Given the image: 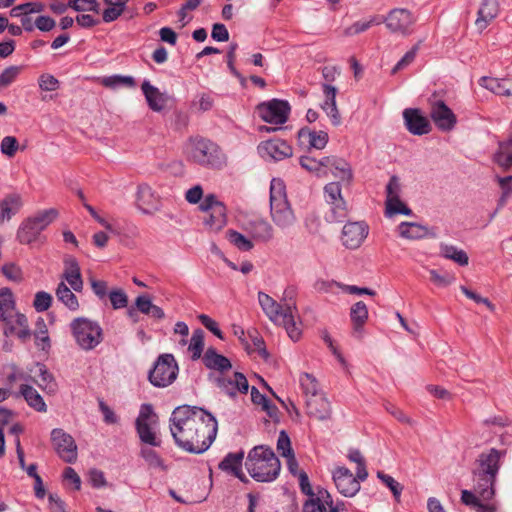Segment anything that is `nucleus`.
I'll return each instance as SVG.
<instances>
[{
  "instance_id": "bb28decb",
  "label": "nucleus",
  "mask_w": 512,
  "mask_h": 512,
  "mask_svg": "<svg viewBox=\"0 0 512 512\" xmlns=\"http://www.w3.org/2000/svg\"><path fill=\"white\" fill-rule=\"evenodd\" d=\"M202 361L206 368L213 370L212 373H226L232 368L231 361L222 354H219L214 347L205 351Z\"/></svg>"
},
{
  "instance_id": "1a4fd4ad",
  "label": "nucleus",
  "mask_w": 512,
  "mask_h": 512,
  "mask_svg": "<svg viewBox=\"0 0 512 512\" xmlns=\"http://www.w3.org/2000/svg\"><path fill=\"white\" fill-rule=\"evenodd\" d=\"M178 370L174 356L172 354H162L157 358L148 378L153 386L164 388L176 380Z\"/></svg>"
},
{
  "instance_id": "e433bc0d",
  "label": "nucleus",
  "mask_w": 512,
  "mask_h": 512,
  "mask_svg": "<svg viewBox=\"0 0 512 512\" xmlns=\"http://www.w3.org/2000/svg\"><path fill=\"white\" fill-rule=\"evenodd\" d=\"M56 297L69 310L76 311L79 309V302L76 295L63 281L60 282L56 288Z\"/></svg>"
},
{
  "instance_id": "13d9d810",
  "label": "nucleus",
  "mask_w": 512,
  "mask_h": 512,
  "mask_svg": "<svg viewBox=\"0 0 512 512\" xmlns=\"http://www.w3.org/2000/svg\"><path fill=\"white\" fill-rule=\"evenodd\" d=\"M15 322L19 326V330L15 329L14 334L22 341H26L31 334L26 316L21 313L17 314ZM11 335H13V333Z\"/></svg>"
},
{
  "instance_id": "603ef678",
  "label": "nucleus",
  "mask_w": 512,
  "mask_h": 512,
  "mask_svg": "<svg viewBox=\"0 0 512 512\" xmlns=\"http://www.w3.org/2000/svg\"><path fill=\"white\" fill-rule=\"evenodd\" d=\"M108 297L113 309L115 310L125 308L128 304V296L121 288L110 290Z\"/></svg>"
},
{
  "instance_id": "052dcab7",
  "label": "nucleus",
  "mask_w": 512,
  "mask_h": 512,
  "mask_svg": "<svg viewBox=\"0 0 512 512\" xmlns=\"http://www.w3.org/2000/svg\"><path fill=\"white\" fill-rule=\"evenodd\" d=\"M198 319L201 322V324L210 332H212L217 338L221 340L224 339L223 333L220 330L218 323L215 320H213L210 316L206 314H199Z\"/></svg>"
},
{
  "instance_id": "f8f14e48",
  "label": "nucleus",
  "mask_w": 512,
  "mask_h": 512,
  "mask_svg": "<svg viewBox=\"0 0 512 512\" xmlns=\"http://www.w3.org/2000/svg\"><path fill=\"white\" fill-rule=\"evenodd\" d=\"M238 222L240 227L256 242L267 243L274 238L272 225L259 215L241 214L238 217Z\"/></svg>"
},
{
  "instance_id": "09e8293b",
  "label": "nucleus",
  "mask_w": 512,
  "mask_h": 512,
  "mask_svg": "<svg viewBox=\"0 0 512 512\" xmlns=\"http://www.w3.org/2000/svg\"><path fill=\"white\" fill-rule=\"evenodd\" d=\"M22 70L21 66H9L6 67L2 73L0 74V92L9 87L12 83L16 81L20 72Z\"/></svg>"
},
{
  "instance_id": "c756f323",
  "label": "nucleus",
  "mask_w": 512,
  "mask_h": 512,
  "mask_svg": "<svg viewBox=\"0 0 512 512\" xmlns=\"http://www.w3.org/2000/svg\"><path fill=\"white\" fill-rule=\"evenodd\" d=\"M499 5L497 0H483L475 24L479 30H484L497 16Z\"/></svg>"
},
{
  "instance_id": "aec40b11",
  "label": "nucleus",
  "mask_w": 512,
  "mask_h": 512,
  "mask_svg": "<svg viewBox=\"0 0 512 512\" xmlns=\"http://www.w3.org/2000/svg\"><path fill=\"white\" fill-rule=\"evenodd\" d=\"M333 481L340 494L345 497H353L360 490V483L352 472L343 466L333 471Z\"/></svg>"
},
{
  "instance_id": "4be33fe9",
  "label": "nucleus",
  "mask_w": 512,
  "mask_h": 512,
  "mask_svg": "<svg viewBox=\"0 0 512 512\" xmlns=\"http://www.w3.org/2000/svg\"><path fill=\"white\" fill-rule=\"evenodd\" d=\"M135 205L145 215H152L160 210L161 201L150 186L141 184L136 193Z\"/></svg>"
},
{
  "instance_id": "4d7b16f0",
  "label": "nucleus",
  "mask_w": 512,
  "mask_h": 512,
  "mask_svg": "<svg viewBox=\"0 0 512 512\" xmlns=\"http://www.w3.org/2000/svg\"><path fill=\"white\" fill-rule=\"evenodd\" d=\"M52 296L45 292L39 291L35 294L33 307L37 312H44L51 307Z\"/></svg>"
},
{
  "instance_id": "39448f33",
  "label": "nucleus",
  "mask_w": 512,
  "mask_h": 512,
  "mask_svg": "<svg viewBox=\"0 0 512 512\" xmlns=\"http://www.w3.org/2000/svg\"><path fill=\"white\" fill-rule=\"evenodd\" d=\"M270 214L274 224L282 230L290 228L296 220L287 200L285 184L279 178H273L270 184Z\"/></svg>"
},
{
  "instance_id": "338daca9",
  "label": "nucleus",
  "mask_w": 512,
  "mask_h": 512,
  "mask_svg": "<svg viewBox=\"0 0 512 512\" xmlns=\"http://www.w3.org/2000/svg\"><path fill=\"white\" fill-rule=\"evenodd\" d=\"M98 405L101 413L103 414V420L107 424L118 423V417L114 411L104 402L103 399H98Z\"/></svg>"
},
{
  "instance_id": "8fccbe9b",
  "label": "nucleus",
  "mask_w": 512,
  "mask_h": 512,
  "mask_svg": "<svg viewBox=\"0 0 512 512\" xmlns=\"http://www.w3.org/2000/svg\"><path fill=\"white\" fill-rule=\"evenodd\" d=\"M140 456L146 461V463L153 468H159L163 471L167 469L163 459L159 454L151 448H142L140 450Z\"/></svg>"
},
{
  "instance_id": "5701e85b",
  "label": "nucleus",
  "mask_w": 512,
  "mask_h": 512,
  "mask_svg": "<svg viewBox=\"0 0 512 512\" xmlns=\"http://www.w3.org/2000/svg\"><path fill=\"white\" fill-rule=\"evenodd\" d=\"M303 512H340L339 504L334 505L331 494L319 489L317 495L305 501Z\"/></svg>"
},
{
  "instance_id": "ddd939ff",
  "label": "nucleus",
  "mask_w": 512,
  "mask_h": 512,
  "mask_svg": "<svg viewBox=\"0 0 512 512\" xmlns=\"http://www.w3.org/2000/svg\"><path fill=\"white\" fill-rule=\"evenodd\" d=\"M256 109L264 122L282 125L289 118L291 106L286 100L272 99L258 104Z\"/></svg>"
},
{
  "instance_id": "6ab92c4d",
  "label": "nucleus",
  "mask_w": 512,
  "mask_h": 512,
  "mask_svg": "<svg viewBox=\"0 0 512 512\" xmlns=\"http://www.w3.org/2000/svg\"><path fill=\"white\" fill-rule=\"evenodd\" d=\"M16 303L10 288L4 287L0 289V321L5 324L4 334L8 336L14 333L15 326L13 319L16 318Z\"/></svg>"
},
{
  "instance_id": "0e129e2a",
  "label": "nucleus",
  "mask_w": 512,
  "mask_h": 512,
  "mask_svg": "<svg viewBox=\"0 0 512 512\" xmlns=\"http://www.w3.org/2000/svg\"><path fill=\"white\" fill-rule=\"evenodd\" d=\"M90 284L92 291L100 300H104L109 295L106 281L90 278Z\"/></svg>"
},
{
  "instance_id": "9b49d317",
  "label": "nucleus",
  "mask_w": 512,
  "mask_h": 512,
  "mask_svg": "<svg viewBox=\"0 0 512 512\" xmlns=\"http://www.w3.org/2000/svg\"><path fill=\"white\" fill-rule=\"evenodd\" d=\"M324 197L330 207L325 216L326 220L330 223L342 222L348 215V206L342 196L341 184L338 181L326 184Z\"/></svg>"
},
{
  "instance_id": "20e7f679",
  "label": "nucleus",
  "mask_w": 512,
  "mask_h": 512,
  "mask_svg": "<svg viewBox=\"0 0 512 512\" xmlns=\"http://www.w3.org/2000/svg\"><path fill=\"white\" fill-rule=\"evenodd\" d=\"M245 468L255 481L272 482L280 473L281 463L272 448L259 445L249 451Z\"/></svg>"
},
{
  "instance_id": "b1692460",
  "label": "nucleus",
  "mask_w": 512,
  "mask_h": 512,
  "mask_svg": "<svg viewBox=\"0 0 512 512\" xmlns=\"http://www.w3.org/2000/svg\"><path fill=\"white\" fill-rule=\"evenodd\" d=\"M407 130L413 135H424L430 132L431 125L427 117L417 108H407L403 111Z\"/></svg>"
},
{
  "instance_id": "c9c22d12",
  "label": "nucleus",
  "mask_w": 512,
  "mask_h": 512,
  "mask_svg": "<svg viewBox=\"0 0 512 512\" xmlns=\"http://www.w3.org/2000/svg\"><path fill=\"white\" fill-rule=\"evenodd\" d=\"M204 223L210 230L215 232L220 231L227 223L226 206L218 205L216 209L211 210Z\"/></svg>"
},
{
  "instance_id": "3c124183",
  "label": "nucleus",
  "mask_w": 512,
  "mask_h": 512,
  "mask_svg": "<svg viewBox=\"0 0 512 512\" xmlns=\"http://www.w3.org/2000/svg\"><path fill=\"white\" fill-rule=\"evenodd\" d=\"M68 6L77 12L92 11L99 13L100 11V4L97 0H69Z\"/></svg>"
},
{
  "instance_id": "de8ad7c7",
  "label": "nucleus",
  "mask_w": 512,
  "mask_h": 512,
  "mask_svg": "<svg viewBox=\"0 0 512 512\" xmlns=\"http://www.w3.org/2000/svg\"><path fill=\"white\" fill-rule=\"evenodd\" d=\"M38 371L40 377L39 386L49 393H54L57 389V384L53 375L47 370L44 364H38Z\"/></svg>"
},
{
  "instance_id": "423d86ee",
  "label": "nucleus",
  "mask_w": 512,
  "mask_h": 512,
  "mask_svg": "<svg viewBox=\"0 0 512 512\" xmlns=\"http://www.w3.org/2000/svg\"><path fill=\"white\" fill-rule=\"evenodd\" d=\"M59 216V211L49 208L38 211L34 215L24 219L17 230V240L21 244L30 245L39 240L44 231Z\"/></svg>"
},
{
  "instance_id": "680f3d73",
  "label": "nucleus",
  "mask_w": 512,
  "mask_h": 512,
  "mask_svg": "<svg viewBox=\"0 0 512 512\" xmlns=\"http://www.w3.org/2000/svg\"><path fill=\"white\" fill-rule=\"evenodd\" d=\"M300 165L302 168L316 175L317 177L327 176L326 162H300Z\"/></svg>"
},
{
  "instance_id": "dca6fc26",
  "label": "nucleus",
  "mask_w": 512,
  "mask_h": 512,
  "mask_svg": "<svg viewBox=\"0 0 512 512\" xmlns=\"http://www.w3.org/2000/svg\"><path fill=\"white\" fill-rule=\"evenodd\" d=\"M369 233V226L365 221L347 222L342 229L341 241L347 249L359 248Z\"/></svg>"
},
{
  "instance_id": "bf43d9fd",
  "label": "nucleus",
  "mask_w": 512,
  "mask_h": 512,
  "mask_svg": "<svg viewBox=\"0 0 512 512\" xmlns=\"http://www.w3.org/2000/svg\"><path fill=\"white\" fill-rule=\"evenodd\" d=\"M38 84L43 91H55L59 89V80L51 74L44 73L39 76Z\"/></svg>"
},
{
  "instance_id": "473e14b6",
  "label": "nucleus",
  "mask_w": 512,
  "mask_h": 512,
  "mask_svg": "<svg viewBox=\"0 0 512 512\" xmlns=\"http://www.w3.org/2000/svg\"><path fill=\"white\" fill-rule=\"evenodd\" d=\"M327 173L330 172L339 183L349 184L353 178L352 169L349 162H326Z\"/></svg>"
},
{
  "instance_id": "412c9836",
  "label": "nucleus",
  "mask_w": 512,
  "mask_h": 512,
  "mask_svg": "<svg viewBox=\"0 0 512 512\" xmlns=\"http://www.w3.org/2000/svg\"><path fill=\"white\" fill-rule=\"evenodd\" d=\"M430 117L441 131L452 130L457 122L453 111L442 100H436L431 104Z\"/></svg>"
},
{
  "instance_id": "f03ea898",
  "label": "nucleus",
  "mask_w": 512,
  "mask_h": 512,
  "mask_svg": "<svg viewBox=\"0 0 512 512\" xmlns=\"http://www.w3.org/2000/svg\"><path fill=\"white\" fill-rule=\"evenodd\" d=\"M293 296L294 289L288 288L284 291L281 302H277L268 294L260 291L258 292V302L271 322L282 325L288 336L293 341H298L301 337V322L297 321L299 320V314Z\"/></svg>"
},
{
  "instance_id": "69168bd1",
  "label": "nucleus",
  "mask_w": 512,
  "mask_h": 512,
  "mask_svg": "<svg viewBox=\"0 0 512 512\" xmlns=\"http://www.w3.org/2000/svg\"><path fill=\"white\" fill-rule=\"evenodd\" d=\"M2 273L9 280L20 281L22 279L21 269L14 263H6L2 266Z\"/></svg>"
},
{
  "instance_id": "4c0bfd02",
  "label": "nucleus",
  "mask_w": 512,
  "mask_h": 512,
  "mask_svg": "<svg viewBox=\"0 0 512 512\" xmlns=\"http://www.w3.org/2000/svg\"><path fill=\"white\" fill-rule=\"evenodd\" d=\"M244 459V452L228 453L224 459L219 463L218 468L229 474H234L236 471L242 469V462Z\"/></svg>"
},
{
  "instance_id": "5fc2aeb1",
  "label": "nucleus",
  "mask_w": 512,
  "mask_h": 512,
  "mask_svg": "<svg viewBox=\"0 0 512 512\" xmlns=\"http://www.w3.org/2000/svg\"><path fill=\"white\" fill-rule=\"evenodd\" d=\"M20 149V145L16 137L14 136H5L0 144L1 153L8 157L12 158L15 156L17 150Z\"/></svg>"
},
{
  "instance_id": "393cba45",
  "label": "nucleus",
  "mask_w": 512,
  "mask_h": 512,
  "mask_svg": "<svg viewBox=\"0 0 512 512\" xmlns=\"http://www.w3.org/2000/svg\"><path fill=\"white\" fill-rule=\"evenodd\" d=\"M322 91L325 100L321 104V108L331 119L333 125L338 126L341 123V116L336 104L337 89L329 83H324L322 84Z\"/></svg>"
},
{
  "instance_id": "a211bd4d",
  "label": "nucleus",
  "mask_w": 512,
  "mask_h": 512,
  "mask_svg": "<svg viewBox=\"0 0 512 512\" xmlns=\"http://www.w3.org/2000/svg\"><path fill=\"white\" fill-rule=\"evenodd\" d=\"M258 154L263 159L285 160L293 156L292 147L282 139H270L258 145Z\"/></svg>"
},
{
  "instance_id": "58836bf2",
  "label": "nucleus",
  "mask_w": 512,
  "mask_h": 512,
  "mask_svg": "<svg viewBox=\"0 0 512 512\" xmlns=\"http://www.w3.org/2000/svg\"><path fill=\"white\" fill-rule=\"evenodd\" d=\"M440 253L444 258L452 260L460 266H466L469 263L467 253L453 245L441 244Z\"/></svg>"
},
{
  "instance_id": "6e6552de",
  "label": "nucleus",
  "mask_w": 512,
  "mask_h": 512,
  "mask_svg": "<svg viewBox=\"0 0 512 512\" xmlns=\"http://www.w3.org/2000/svg\"><path fill=\"white\" fill-rule=\"evenodd\" d=\"M158 425V416L154 412L151 404H142L139 415L135 421L136 432L143 444L160 447L161 440L157 437L156 427Z\"/></svg>"
},
{
  "instance_id": "2f4dec72",
  "label": "nucleus",
  "mask_w": 512,
  "mask_h": 512,
  "mask_svg": "<svg viewBox=\"0 0 512 512\" xmlns=\"http://www.w3.org/2000/svg\"><path fill=\"white\" fill-rule=\"evenodd\" d=\"M480 85L495 94L502 96H512V79L482 77L480 79Z\"/></svg>"
},
{
  "instance_id": "f704fd0d",
  "label": "nucleus",
  "mask_w": 512,
  "mask_h": 512,
  "mask_svg": "<svg viewBox=\"0 0 512 512\" xmlns=\"http://www.w3.org/2000/svg\"><path fill=\"white\" fill-rule=\"evenodd\" d=\"M107 5L102 13V18L105 23H110L117 20L125 11L126 5L129 0H103Z\"/></svg>"
},
{
  "instance_id": "7ed1b4c3",
  "label": "nucleus",
  "mask_w": 512,
  "mask_h": 512,
  "mask_svg": "<svg viewBox=\"0 0 512 512\" xmlns=\"http://www.w3.org/2000/svg\"><path fill=\"white\" fill-rule=\"evenodd\" d=\"M505 450L490 448L481 452L474 462L472 476L474 490L483 500H491L495 495L496 478L500 470V461Z\"/></svg>"
},
{
  "instance_id": "774afa93",
  "label": "nucleus",
  "mask_w": 512,
  "mask_h": 512,
  "mask_svg": "<svg viewBox=\"0 0 512 512\" xmlns=\"http://www.w3.org/2000/svg\"><path fill=\"white\" fill-rule=\"evenodd\" d=\"M496 160H512V137L500 143Z\"/></svg>"
},
{
  "instance_id": "79ce46f5",
  "label": "nucleus",
  "mask_w": 512,
  "mask_h": 512,
  "mask_svg": "<svg viewBox=\"0 0 512 512\" xmlns=\"http://www.w3.org/2000/svg\"><path fill=\"white\" fill-rule=\"evenodd\" d=\"M101 84L110 89H117L121 86H126L129 88H133L136 85L135 79L132 76H124V75H111L106 76L101 79Z\"/></svg>"
},
{
  "instance_id": "37998d69",
  "label": "nucleus",
  "mask_w": 512,
  "mask_h": 512,
  "mask_svg": "<svg viewBox=\"0 0 512 512\" xmlns=\"http://www.w3.org/2000/svg\"><path fill=\"white\" fill-rule=\"evenodd\" d=\"M227 238L231 244H233L240 251H250L253 249L254 244L251 238L243 235L242 233L236 230H228Z\"/></svg>"
},
{
  "instance_id": "0eeeda50",
  "label": "nucleus",
  "mask_w": 512,
  "mask_h": 512,
  "mask_svg": "<svg viewBox=\"0 0 512 512\" xmlns=\"http://www.w3.org/2000/svg\"><path fill=\"white\" fill-rule=\"evenodd\" d=\"M69 328L76 344L84 351L94 350L103 341L102 327L89 318H75Z\"/></svg>"
},
{
  "instance_id": "f3484780",
  "label": "nucleus",
  "mask_w": 512,
  "mask_h": 512,
  "mask_svg": "<svg viewBox=\"0 0 512 512\" xmlns=\"http://www.w3.org/2000/svg\"><path fill=\"white\" fill-rule=\"evenodd\" d=\"M385 23L392 33L406 36L412 32L415 18L409 10L398 8L390 11L385 18Z\"/></svg>"
},
{
  "instance_id": "a19ab883",
  "label": "nucleus",
  "mask_w": 512,
  "mask_h": 512,
  "mask_svg": "<svg viewBox=\"0 0 512 512\" xmlns=\"http://www.w3.org/2000/svg\"><path fill=\"white\" fill-rule=\"evenodd\" d=\"M350 318L355 331H361L368 319V308L363 301H358L351 307Z\"/></svg>"
},
{
  "instance_id": "c85d7f7f",
  "label": "nucleus",
  "mask_w": 512,
  "mask_h": 512,
  "mask_svg": "<svg viewBox=\"0 0 512 512\" xmlns=\"http://www.w3.org/2000/svg\"><path fill=\"white\" fill-rule=\"evenodd\" d=\"M64 264L65 270L62 278L69 283L74 291L81 292L83 289V280L78 261L74 257H68L64 260Z\"/></svg>"
},
{
  "instance_id": "7c9ffc66",
  "label": "nucleus",
  "mask_w": 512,
  "mask_h": 512,
  "mask_svg": "<svg viewBox=\"0 0 512 512\" xmlns=\"http://www.w3.org/2000/svg\"><path fill=\"white\" fill-rule=\"evenodd\" d=\"M22 198L17 193L8 194L0 201V224L11 219L22 207Z\"/></svg>"
},
{
  "instance_id": "49530a36",
  "label": "nucleus",
  "mask_w": 512,
  "mask_h": 512,
  "mask_svg": "<svg viewBox=\"0 0 512 512\" xmlns=\"http://www.w3.org/2000/svg\"><path fill=\"white\" fill-rule=\"evenodd\" d=\"M385 215L392 217L396 214L411 215L412 211L401 200L400 197L386 199Z\"/></svg>"
},
{
  "instance_id": "72a5a7b5",
  "label": "nucleus",
  "mask_w": 512,
  "mask_h": 512,
  "mask_svg": "<svg viewBox=\"0 0 512 512\" xmlns=\"http://www.w3.org/2000/svg\"><path fill=\"white\" fill-rule=\"evenodd\" d=\"M20 393L30 407L38 412H46L47 406L42 396L32 386L27 384L21 385Z\"/></svg>"
},
{
  "instance_id": "864d4df0",
  "label": "nucleus",
  "mask_w": 512,
  "mask_h": 512,
  "mask_svg": "<svg viewBox=\"0 0 512 512\" xmlns=\"http://www.w3.org/2000/svg\"><path fill=\"white\" fill-rule=\"evenodd\" d=\"M377 477L391 490L396 501H399L403 486L397 482L393 477L385 474L382 471L377 472Z\"/></svg>"
},
{
  "instance_id": "a878e982",
  "label": "nucleus",
  "mask_w": 512,
  "mask_h": 512,
  "mask_svg": "<svg viewBox=\"0 0 512 512\" xmlns=\"http://www.w3.org/2000/svg\"><path fill=\"white\" fill-rule=\"evenodd\" d=\"M307 414L318 420L324 421L331 417L332 409L330 402L321 393L316 397H309L306 400Z\"/></svg>"
},
{
  "instance_id": "c03bdc74",
  "label": "nucleus",
  "mask_w": 512,
  "mask_h": 512,
  "mask_svg": "<svg viewBox=\"0 0 512 512\" xmlns=\"http://www.w3.org/2000/svg\"><path fill=\"white\" fill-rule=\"evenodd\" d=\"M299 381L301 388L307 398L316 397L321 394L319 392L318 381L312 374H301Z\"/></svg>"
},
{
  "instance_id": "a18cd8bd",
  "label": "nucleus",
  "mask_w": 512,
  "mask_h": 512,
  "mask_svg": "<svg viewBox=\"0 0 512 512\" xmlns=\"http://www.w3.org/2000/svg\"><path fill=\"white\" fill-rule=\"evenodd\" d=\"M204 348V331L200 328L193 331L188 350L192 353V359L201 357Z\"/></svg>"
},
{
  "instance_id": "2eb2a0df",
  "label": "nucleus",
  "mask_w": 512,
  "mask_h": 512,
  "mask_svg": "<svg viewBox=\"0 0 512 512\" xmlns=\"http://www.w3.org/2000/svg\"><path fill=\"white\" fill-rule=\"evenodd\" d=\"M51 441L57 455L66 463L77 460V445L74 438L61 428L51 431Z\"/></svg>"
},
{
  "instance_id": "f257e3e1",
  "label": "nucleus",
  "mask_w": 512,
  "mask_h": 512,
  "mask_svg": "<svg viewBox=\"0 0 512 512\" xmlns=\"http://www.w3.org/2000/svg\"><path fill=\"white\" fill-rule=\"evenodd\" d=\"M169 429L175 444L192 454H202L214 442L218 423L208 411L197 406L176 407L169 419Z\"/></svg>"
},
{
  "instance_id": "9d476101",
  "label": "nucleus",
  "mask_w": 512,
  "mask_h": 512,
  "mask_svg": "<svg viewBox=\"0 0 512 512\" xmlns=\"http://www.w3.org/2000/svg\"><path fill=\"white\" fill-rule=\"evenodd\" d=\"M208 380L223 393L231 398L238 393L247 394L249 383L246 376L241 372H234L232 375L226 373H209Z\"/></svg>"
},
{
  "instance_id": "e2e57ef3",
  "label": "nucleus",
  "mask_w": 512,
  "mask_h": 512,
  "mask_svg": "<svg viewBox=\"0 0 512 512\" xmlns=\"http://www.w3.org/2000/svg\"><path fill=\"white\" fill-rule=\"evenodd\" d=\"M419 45H420V42L417 43L416 45H414L411 48V50H409L408 52L405 53V55L397 62V64L392 69L393 74H395L397 71L403 69L404 67H406L408 64H410L414 60V58L417 54V51L419 49Z\"/></svg>"
},
{
  "instance_id": "6e6d98bb",
  "label": "nucleus",
  "mask_w": 512,
  "mask_h": 512,
  "mask_svg": "<svg viewBox=\"0 0 512 512\" xmlns=\"http://www.w3.org/2000/svg\"><path fill=\"white\" fill-rule=\"evenodd\" d=\"M277 451L283 457L294 455L290 437L285 430H281L277 440Z\"/></svg>"
},
{
  "instance_id": "ea45409f",
  "label": "nucleus",
  "mask_w": 512,
  "mask_h": 512,
  "mask_svg": "<svg viewBox=\"0 0 512 512\" xmlns=\"http://www.w3.org/2000/svg\"><path fill=\"white\" fill-rule=\"evenodd\" d=\"M428 229L414 222H402L399 225V234L407 239H420L427 235Z\"/></svg>"
},
{
  "instance_id": "4468645a",
  "label": "nucleus",
  "mask_w": 512,
  "mask_h": 512,
  "mask_svg": "<svg viewBox=\"0 0 512 512\" xmlns=\"http://www.w3.org/2000/svg\"><path fill=\"white\" fill-rule=\"evenodd\" d=\"M184 151L194 159L215 160L221 156V150L216 143L200 136L190 137L184 146Z\"/></svg>"
},
{
  "instance_id": "cd10ccee",
  "label": "nucleus",
  "mask_w": 512,
  "mask_h": 512,
  "mask_svg": "<svg viewBox=\"0 0 512 512\" xmlns=\"http://www.w3.org/2000/svg\"><path fill=\"white\" fill-rule=\"evenodd\" d=\"M141 89L152 111L160 112L164 109L167 103V97L164 93H161L159 89L153 86L148 80L143 81Z\"/></svg>"
}]
</instances>
